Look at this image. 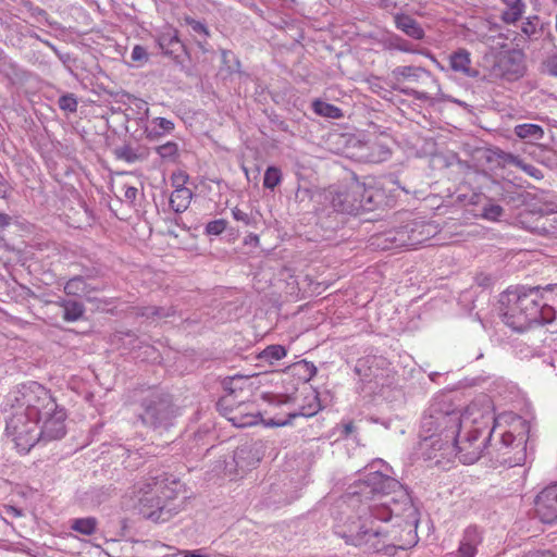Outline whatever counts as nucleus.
<instances>
[{
    "instance_id": "1",
    "label": "nucleus",
    "mask_w": 557,
    "mask_h": 557,
    "mask_svg": "<svg viewBox=\"0 0 557 557\" xmlns=\"http://www.w3.org/2000/svg\"><path fill=\"white\" fill-rule=\"evenodd\" d=\"M499 314L503 322L517 332L541 324L540 305L532 287H517L500 295Z\"/></svg>"
},
{
    "instance_id": "2",
    "label": "nucleus",
    "mask_w": 557,
    "mask_h": 557,
    "mask_svg": "<svg viewBox=\"0 0 557 557\" xmlns=\"http://www.w3.org/2000/svg\"><path fill=\"white\" fill-rule=\"evenodd\" d=\"M252 391L253 385L248 377H232L230 392L218 403L219 411L236 428L256 425L261 421L255 400L248 399Z\"/></svg>"
},
{
    "instance_id": "3",
    "label": "nucleus",
    "mask_w": 557,
    "mask_h": 557,
    "mask_svg": "<svg viewBox=\"0 0 557 557\" xmlns=\"http://www.w3.org/2000/svg\"><path fill=\"white\" fill-rule=\"evenodd\" d=\"M494 420L490 432L500 436V450L504 462L510 467L518 466L525 459V443L529 433V425L524 419L512 412H504Z\"/></svg>"
},
{
    "instance_id": "4",
    "label": "nucleus",
    "mask_w": 557,
    "mask_h": 557,
    "mask_svg": "<svg viewBox=\"0 0 557 557\" xmlns=\"http://www.w3.org/2000/svg\"><path fill=\"white\" fill-rule=\"evenodd\" d=\"M136 492L140 511L145 518L164 522L172 517L174 508H170L168 502L174 496L164 479L159 476L144 479L137 483Z\"/></svg>"
},
{
    "instance_id": "5",
    "label": "nucleus",
    "mask_w": 557,
    "mask_h": 557,
    "mask_svg": "<svg viewBox=\"0 0 557 557\" xmlns=\"http://www.w3.org/2000/svg\"><path fill=\"white\" fill-rule=\"evenodd\" d=\"M50 391L37 382L22 384L15 392L13 407L40 423L46 412L57 409Z\"/></svg>"
},
{
    "instance_id": "6",
    "label": "nucleus",
    "mask_w": 557,
    "mask_h": 557,
    "mask_svg": "<svg viewBox=\"0 0 557 557\" xmlns=\"http://www.w3.org/2000/svg\"><path fill=\"white\" fill-rule=\"evenodd\" d=\"M486 70L485 78L488 82H515L524 75V54L519 49L502 50L492 55L491 64Z\"/></svg>"
},
{
    "instance_id": "7",
    "label": "nucleus",
    "mask_w": 557,
    "mask_h": 557,
    "mask_svg": "<svg viewBox=\"0 0 557 557\" xmlns=\"http://www.w3.org/2000/svg\"><path fill=\"white\" fill-rule=\"evenodd\" d=\"M5 432L21 454L28 453L40 438L39 422L16 408L7 421Z\"/></svg>"
},
{
    "instance_id": "8",
    "label": "nucleus",
    "mask_w": 557,
    "mask_h": 557,
    "mask_svg": "<svg viewBox=\"0 0 557 557\" xmlns=\"http://www.w3.org/2000/svg\"><path fill=\"white\" fill-rule=\"evenodd\" d=\"M366 483L371 487L373 497L376 499V503L370 507V516L380 521H388L392 518V509L388 505L391 500H395L389 495L400 490L399 482L380 472H373Z\"/></svg>"
},
{
    "instance_id": "9",
    "label": "nucleus",
    "mask_w": 557,
    "mask_h": 557,
    "mask_svg": "<svg viewBox=\"0 0 557 557\" xmlns=\"http://www.w3.org/2000/svg\"><path fill=\"white\" fill-rule=\"evenodd\" d=\"M467 417L463 420L459 416L454 413L437 412V414H425L421 420L420 435L423 440L432 438L434 435H444L445 438L454 437L456 432L460 430L463 422L467 421Z\"/></svg>"
},
{
    "instance_id": "10",
    "label": "nucleus",
    "mask_w": 557,
    "mask_h": 557,
    "mask_svg": "<svg viewBox=\"0 0 557 557\" xmlns=\"http://www.w3.org/2000/svg\"><path fill=\"white\" fill-rule=\"evenodd\" d=\"M481 436V428H475L469 430L463 436L459 434L458 430L454 437H449L454 441L453 447L461 462L471 465L479 460L484 447V440H482Z\"/></svg>"
},
{
    "instance_id": "11",
    "label": "nucleus",
    "mask_w": 557,
    "mask_h": 557,
    "mask_svg": "<svg viewBox=\"0 0 557 557\" xmlns=\"http://www.w3.org/2000/svg\"><path fill=\"white\" fill-rule=\"evenodd\" d=\"M368 520L367 517L359 516L357 520L346 523L337 533L345 537L346 542L351 545H370L371 547H376L374 540L382 535V532L379 529L368 527Z\"/></svg>"
},
{
    "instance_id": "12",
    "label": "nucleus",
    "mask_w": 557,
    "mask_h": 557,
    "mask_svg": "<svg viewBox=\"0 0 557 557\" xmlns=\"http://www.w3.org/2000/svg\"><path fill=\"white\" fill-rule=\"evenodd\" d=\"M417 228L409 227L408 225L401 226L397 230L388 231L380 236L382 239L383 249H416L423 239L416 235Z\"/></svg>"
},
{
    "instance_id": "13",
    "label": "nucleus",
    "mask_w": 557,
    "mask_h": 557,
    "mask_svg": "<svg viewBox=\"0 0 557 557\" xmlns=\"http://www.w3.org/2000/svg\"><path fill=\"white\" fill-rule=\"evenodd\" d=\"M66 411L57 405L55 410L45 413L39 423L40 438L47 441L60 440L66 433Z\"/></svg>"
},
{
    "instance_id": "14",
    "label": "nucleus",
    "mask_w": 557,
    "mask_h": 557,
    "mask_svg": "<svg viewBox=\"0 0 557 557\" xmlns=\"http://www.w3.org/2000/svg\"><path fill=\"white\" fill-rule=\"evenodd\" d=\"M536 304L540 305L541 324H548L557 320V284L534 286Z\"/></svg>"
},
{
    "instance_id": "15",
    "label": "nucleus",
    "mask_w": 557,
    "mask_h": 557,
    "mask_svg": "<svg viewBox=\"0 0 557 557\" xmlns=\"http://www.w3.org/2000/svg\"><path fill=\"white\" fill-rule=\"evenodd\" d=\"M535 512L544 523L557 522V485L544 488L536 496Z\"/></svg>"
},
{
    "instance_id": "16",
    "label": "nucleus",
    "mask_w": 557,
    "mask_h": 557,
    "mask_svg": "<svg viewBox=\"0 0 557 557\" xmlns=\"http://www.w3.org/2000/svg\"><path fill=\"white\" fill-rule=\"evenodd\" d=\"M355 190V184L346 189L338 191L332 199L333 207L343 213L358 214L362 209V199L359 196H351Z\"/></svg>"
},
{
    "instance_id": "17",
    "label": "nucleus",
    "mask_w": 557,
    "mask_h": 557,
    "mask_svg": "<svg viewBox=\"0 0 557 557\" xmlns=\"http://www.w3.org/2000/svg\"><path fill=\"white\" fill-rule=\"evenodd\" d=\"M483 542L482 532L474 525L465 529L458 546L459 557H475Z\"/></svg>"
},
{
    "instance_id": "18",
    "label": "nucleus",
    "mask_w": 557,
    "mask_h": 557,
    "mask_svg": "<svg viewBox=\"0 0 557 557\" xmlns=\"http://www.w3.org/2000/svg\"><path fill=\"white\" fill-rule=\"evenodd\" d=\"M394 79L397 83L404 82H424L431 81L432 83H436L435 77L431 74L430 71L420 67V66H397L392 73Z\"/></svg>"
},
{
    "instance_id": "19",
    "label": "nucleus",
    "mask_w": 557,
    "mask_h": 557,
    "mask_svg": "<svg viewBox=\"0 0 557 557\" xmlns=\"http://www.w3.org/2000/svg\"><path fill=\"white\" fill-rule=\"evenodd\" d=\"M351 196H359L363 200L361 211H372L383 201L384 193L374 186L355 183V190Z\"/></svg>"
},
{
    "instance_id": "20",
    "label": "nucleus",
    "mask_w": 557,
    "mask_h": 557,
    "mask_svg": "<svg viewBox=\"0 0 557 557\" xmlns=\"http://www.w3.org/2000/svg\"><path fill=\"white\" fill-rule=\"evenodd\" d=\"M449 66L467 77H476L479 72L472 67L471 54L466 49H458L449 55Z\"/></svg>"
},
{
    "instance_id": "21",
    "label": "nucleus",
    "mask_w": 557,
    "mask_h": 557,
    "mask_svg": "<svg viewBox=\"0 0 557 557\" xmlns=\"http://www.w3.org/2000/svg\"><path fill=\"white\" fill-rule=\"evenodd\" d=\"M394 23L397 29L403 32L406 36L414 39L422 40L425 37V32L422 26L410 15L405 13H397L394 15Z\"/></svg>"
},
{
    "instance_id": "22",
    "label": "nucleus",
    "mask_w": 557,
    "mask_h": 557,
    "mask_svg": "<svg viewBox=\"0 0 557 557\" xmlns=\"http://www.w3.org/2000/svg\"><path fill=\"white\" fill-rule=\"evenodd\" d=\"M193 199V191L189 188L173 190L170 196V207L176 213L185 212Z\"/></svg>"
},
{
    "instance_id": "23",
    "label": "nucleus",
    "mask_w": 557,
    "mask_h": 557,
    "mask_svg": "<svg viewBox=\"0 0 557 557\" xmlns=\"http://www.w3.org/2000/svg\"><path fill=\"white\" fill-rule=\"evenodd\" d=\"M506 9L502 13V21L506 24H515L524 13L525 5L522 0H502Z\"/></svg>"
},
{
    "instance_id": "24",
    "label": "nucleus",
    "mask_w": 557,
    "mask_h": 557,
    "mask_svg": "<svg viewBox=\"0 0 557 557\" xmlns=\"http://www.w3.org/2000/svg\"><path fill=\"white\" fill-rule=\"evenodd\" d=\"M287 374L296 376L299 382L306 384L317 374V368L312 362L301 360L289 367Z\"/></svg>"
},
{
    "instance_id": "25",
    "label": "nucleus",
    "mask_w": 557,
    "mask_h": 557,
    "mask_svg": "<svg viewBox=\"0 0 557 557\" xmlns=\"http://www.w3.org/2000/svg\"><path fill=\"white\" fill-rule=\"evenodd\" d=\"M158 44L166 54L174 53L177 50L176 48L182 46L177 30L172 27H168L166 30L159 36Z\"/></svg>"
},
{
    "instance_id": "26",
    "label": "nucleus",
    "mask_w": 557,
    "mask_h": 557,
    "mask_svg": "<svg viewBox=\"0 0 557 557\" xmlns=\"http://www.w3.org/2000/svg\"><path fill=\"white\" fill-rule=\"evenodd\" d=\"M92 290L82 276L70 278L64 286V293L71 296H84Z\"/></svg>"
},
{
    "instance_id": "27",
    "label": "nucleus",
    "mask_w": 557,
    "mask_h": 557,
    "mask_svg": "<svg viewBox=\"0 0 557 557\" xmlns=\"http://www.w3.org/2000/svg\"><path fill=\"white\" fill-rule=\"evenodd\" d=\"M312 109L314 113L324 117L337 120L344 116L342 109L319 99L312 102Z\"/></svg>"
},
{
    "instance_id": "28",
    "label": "nucleus",
    "mask_w": 557,
    "mask_h": 557,
    "mask_svg": "<svg viewBox=\"0 0 557 557\" xmlns=\"http://www.w3.org/2000/svg\"><path fill=\"white\" fill-rule=\"evenodd\" d=\"M515 134L521 139L540 140L544 136V131L537 124L524 123L515 127Z\"/></svg>"
},
{
    "instance_id": "29",
    "label": "nucleus",
    "mask_w": 557,
    "mask_h": 557,
    "mask_svg": "<svg viewBox=\"0 0 557 557\" xmlns=\"http://www.w3.org/2000/svg\"><path fill=\"white\" fill-rule=\"evenodd\" d=\"M287 354V350L282 345H270L264 348L259 355L258 359L273 363L274 361L283 359Z\"/></svg>"
},
{
    "instance_id": "30",
    "label": "nucleus",
    "mask_w": 557,
    "mask_h": 557,
    "mask_svg": "<svg viewBox=\"0 0 557 557\" xmlns=\"http://www.w3.org/2000/svg\"><path fill=\"white\" fill-rule=\"evenodd\" d=\"M61 306L64 309L63 318L65 321H77L85 311L83 304L73 300L63 301Z\"/></svg>"
},
{
    "instance_id": "31",
    "label": "nucleus",
    "mask_w": 557,
    "mask_h": 557,
    "mask_svg": "<svg viewBox=\"0 0 557 557\" xmlns=\"http://www.w3.org/2000/svg\"><path fill=\"white\" fill-rule=\"evenodd\" d=\"M283 181V174L280 168L271 165L268 166L263 176V187L273 190Z\"/></svg>"
},
{
    "instance_id": "32",
    "label": "nucleus",
    "mask_w": 557,
    "mask_h": 557,
    "mask_svg": "<svg viewBox=\"0 0 557 557\" xmlns=\"http://www.w3.org/2000/svg\"><path fill=\"white\" fill-rule=\"evenodd\" d=\"M71 528L84 535H91L95 533L97 528V519L94 517L75 519L72 522Z\"/></svg>"
},
{
    "instance_id": "33",
    "label": "nucleus",
    "mask_w": 557,
    "mask_h": 557,
    "mask_svg": "<svg viewBox=\"0 0 557 557\" xmlns=\"http://www.w3.org/2000/svg\"><path fill=\"white\" fill-rule=\"evenodd\" d=\"M156 151L162 160L175 162L178 158V146L174 141L158 146Z\"/></svg>"
},
{
    "instance_id": "34",
    "label": "nucleus",
    "mask_w": 557,
    "mask_h": 557,
    "mask_svg": "<svg viewBox=\"0 0 557 557\" xmlns=\"http://www.w3.org/2000/svg\"><path fill=\"white\" fill-rule=\"evenodd\" d=\"M539 228L541 234L557 238V213L544 216Z\"/></svg>"
},
{
    "instance_id": "35",
    "label": "nucleus",
    "mask_w": 557,
    "mask_h": 557,
    "mask_svg": "<svg viewBox=\"0 0 557 557\" xmlns=\"http://www.w3.org/2000/svg\"><path fill=\"white\" fill-rule=\"evenodd\" d=\"M170 181L173 190L188 188L186 185L189 182V175L183 170H176L171 174Z\"/></svg>"
},
{
    "instance_id": "36",
    "label": "nucleus",
    "mask_w": 557,
    "mask_h": 557,
    "mask_svg": "<svg viewBox=\"0 0 557 557\" xmlns=\"http://www.w3.org/2000/svg\"><path fill=\"white\" fill-rule=\"evenodd\" d=\"M151 123L161 129V132H154V134H153L154 137L161 136L165 133H171L174 129V123L171 120H168L165 117H160V116L154 117L151 121ZM148 136L151 137L152 134H149Z\"/></svg>"
},
{
    "instance_id": "37",
    "label": "nucleus",
    "mask_w": 557,
    "mask_h": 557,
    "mask_svg": "<svg viewBox=\"0 0 557 557\" xmlns=\"http://www.w3.org/2000/svg\"><path fill=\"white\" fill-rule=\"evenodd\" d=\"M77 104V100L73 95H64L59 99V107L63 111L75 112Z\"/></svg>"
},
{
    "instance_id": "38",
    "label": "nucleus",
    "mask_w": 557,
    "mask_h": 557,
    "mask_svg": "<svg viewBox=\"0 0 557 557\" xmlns=\"http://www.w3.org/2000/svg\"><path fill=\"white\" fill-rule=\"evenodd\" d=\"M227 226V222L223 219L211 221L206 226V232L209 235H220L222 234Z\"/></svg>"
},
{
    "instance_id": "39",
    "label": "nucleus",
    "mask_w": 557,
    "mask_h": 557,
    "mask_svg": "<svg viewBox=\"0 0 557 557\" xmlns=\"http://www.w3.org/2000/svg\"><path fill=\"white\" fill-rule=\"evenodd\" d=\"M185 23L191 27L195 33L202 34L205 37H209L210 33L208 27L199 21H196L189 16L184 17Z\"/></svg>"
},
{
    "instance_id": "40",
    "label": "nucleus",
    "mask_w": 557,
    "mask_h": 557,
    "mask_svg": "<svg viewBox=\"0 0 557 557\" xmlns=\"http://www.w3.org/2000/svg\"><path fill=\"white\" fill-rule=\"evenodd\" d=\"M391 47L407 53H413L416 50L411 48V45L399 36H394L391 39Z\"/></svg>"
},
{
    "instance_id": "41",
    "label": "nucleus",
    "mask_w": 557,
    "mask_h": 557,
    "mask_svg": "<svg viewBox=\"0 0 557 557\" xmlns=\"http://www.w3.org/2000/svg\"><path fill=\"white\" fill-rule=\"evenodd\" d=\"M520 164L521 165H519L518 168L521 169L529 176H531L535 180H542L544 177L542 171L540 169H537L536 166H534L532 164H528V163L523 162L522 160H521Z\"/></svg>"
},
{
    "instance_id": "42",
    "label": "nucleus",
    "mask_w": 557,
    "mask_h": 557,
    "mask_svg": "<svg viewBox=\"0 0 557 557\" xmlns=\"http://www.w3.org/2000/svg\"><path fill=\"white\" fill-rule=\"evenodd\" d=\"M503 208L498 205H491L484 208L483 216L491 221H496L503 214Z\"/></svg>"
},
{
    "instance_id": "43",
    "label": "nucleus",
    "mask_w": 557,
    "mask_h": 557,
    "mask_svg": "<svg viewBox=\"0 0 557 557\" xmlns=\"http://www.w3.org/2000/svg\"><path fill=\"white\" fill-rule=\"evenodd\" d=\"M498 159L499 161L504 164V165H515V166H519L521 165L520 162H521V159L512 153H509V152H499L498 153Z\"/></svg>"
},
{
    "instance_id": "44",
    "label": "nucleus",
    "mask_w": 557,
    "mask_h": 557,
    "mask_svg": "<svg viewBox=\"0 0 557 557\" xmlns=\"http://www.w3.org/2000/svg\"><path fill=\"white\" fill-rule=\"evenodd\" d=\"M148 53L143 46H135L132 51V60L135 62L147 61Z\"/></svg>"
},
{
    "instance_id": "45",
    "label": "nucleus",
    "mask_w": 557,
    "mask_h": 557,
    "mask_svg": "<svg viewBox=\"0 0 557 557\" xmlns=\"http://www.w3.org/2000/svg\"><path fill=\"white\" fill-rule=\"evenodd\" d=\"M119 158L127 161L135 162L138 160V156L128 147L122 148L117 153Z\"/></svg>"
},
{
    "instance_id": "46",
    "label": "nucleus",
    "mask_w": 557,
    "mask_h": 557,
    "mask_svg": "<svg viewBox=\"0 0 557 557\" xmlns=\"http://www.w3.org/2000/svg\"><path fill=\"white\" fill-rule=\"evenodd\" d=\"M171 314H173V312H170V311H166L164 312L163 309L161 308H147L145 312H143V315H146V317H157V318H165V317H170Z\"/></svg>"
},
{
    "instance_id": "47",
    "label": "nucleus",
    "mask_w": 557,
    "mask_h": 557,
    "mask_svg": "<svg viewBox=\"0 0 557 557\" xmlns=\"http://www.w3.org/2000/svg\"><path fill=\"white\" fill-rule=\"evenodd\" d=\"M356 431V425L352 420L344 421L342 423V435L348 437Z\"/></svg>"
},
{
    "instance_id": "48",
    "label": "nucleus",
    "mask_w": 557,
    "mask_h": 557,
    "mask_svg": "<svg viewBox=\"0 0 557 557\" xmlns=\"http://www.w3.org/2000/svg\"><path fill=\"white\" fill-rule=\"evenodd\" d=\"M546 65L549 73L557 76V54H554L550 58H548Z\"/></svg>"
},
{
    "instance_id": "49",
    "label": "nucleus",
    "mask_w": 557,
    "mask_h": 557,
    "mask_svg": "<svg viewBox=\"0 0 557 557\" xmlns=\"http://www.w3.org/2000/svg\"><path fill=\"white\" fill-rule=\"evenodd\" d=\"M137 188L136 187H133V186H125L124 187V197L127 199V200H135L136 197H137Z\"/></svg>"
},
{
    "instance_id": "50",
    "label": "nucleus",
    "mask_w": 557,
    "mask_h": 557,
    "mask_svg": "<svg viewBox=\"0 0 557 557\" xmlns=\"http://www.w3.org/2000/svg\"><path fill=\"white\" fill-rule=\"evenodd\" d=\"M232 214H233V218L236 220V221H242V222H245V223H248V215L247 213H245L244 211H242L240 209L238 208H234L232 210Z\"/></svg>"
},
{
    "instance_id": "51",
    "label": "nucleus",
    "mask_w": 557,
    "mask_h": 557,
    "mask_svg": "<svg viewBox=\"0 0 557 557\" xmlns=\"http://www.w3.org/2000/svg\"><path fill=\"white\" fill-rule=\"evenodd\" d=\"M524 557H555V555L549 550H536L528 553Z\"/></svg>"
},
{
    "instance_id": "52",
    "label": "nucleus",
    "mask_w": 557,
    "mask_h": 557,
    "mask_svg": "<svg viewBox=\"0 0 557 557\" xmlns=\"http://www.w3.org/2000/svg\"><path fill=\"white\" fill-rule=\"evenodd\" d=\"M4 510L8 515H10L11 517L13 518H20L22 517V511L20 509H17L16 507L14 506H11V505H5L4 506Z\"/></svg>"
},
{
    "instance_id": "53",
    "label": "nucleus",
    "mask_w": 557,
    "mask_h": 557,
    "mask_svg": "<svg viewBox=\"0 0 557 557\" xmlns=\"http://www.w3.org/2000/svg\"><path fill=\"white\" fill-rule=\"evenodd\" d=\"M385 9L389 10L392 8H396L397 5L405 4V0H382Z\"/></svg>"
},
{
    "instance_id": "54",
    "label": "nucleus",
    "mask_w": 557,
    "mask_h": 557,
    "mask_svg": "<svg viewBox=\"0 0 557 557\" xmlns=\"http://www.w3.org/2000/svg\"><path fill=\"white\" fill-rule=\"evenodd\" d=\"M522 30L524 34L531 35L534 33L535 26L531 22H528L523 25Z\"/></svg>"
},
{
    "instance_id": "55",
    "label": "nucleus",
    "mask_w": 557,
    "mask_h": 557,
    "mask_svg": "<svg viewBox=\"0 0 557 557\" xmlns=\"http://www.w3.org/2000/svg\"><path fill=\"white\" fill-rule=\"evenodd\" d=\"M9 224V216L5 213L0 212V226Z\"/></svg>"
},
{
    "instance_id": "56",
    "label": "nucleus",
    "mask_w": 557,
    "mask_h": 557,
    "mask_svg": "<svg viewBox=\"0 0 557 557\" xmlns=\"http://www.w3.org/2000/svg\"><path fill=\"white\" fill-rule=\"evenodd\" d=\"M146 412L148 414H151V417H156L157 418V410H154L150 405H147Z\"/></svg>"
},
{
    "instance_id": "57",
    "label": "nucleus",
    "mask_w": 557,
    "mask_h": 557,
    "mask_svg": "<svg viewBox=\"0 0 557 557\" xmlns=\"http://www.w3.org/2000/svg\"><path fill=\"white\" fill-rule=\"evenodd\" d=\"M414 96H416L418 99L426 98V95H425L424 92H418V91H416V92H414Z\"/></svg>"
},
{
    "instance_id": "58",
    "label": "nucleus",
    "mask_w": 557,
    "mask_h": 557,
    "mask_svg": "<svg viewBox=\"0 0 557 557\" xmlns=\"http://www.w3.org/2000/svg\"><path fill=\"white\" fill-rule=\"evenodd\" d=\"M285 424H286V421H282V422H273V421H271V422L268 423V425H277V426L278 425H285Z\"/></svg>"
},
{
    "instance_id": "59",
    "label": "nucleus",
    "mask_w": 557,
    "mask_h": 557,
    "mask_svg": "<svg viewBox=\"0 0 557 557\" xmlns=\"http://www.w3.org/2000/svg\"><path fill=\"white\" fill-rule=\"evenodd\" d=\"M168 401L164 398L159 397V405L165 406Z\"/></svg>"
},
{
    "instance_id": "60",
    "label": "nucleus",
    "mask_w": 557,
    "mask_h": 557,
    "mask_svg": "<svg viewBox=\"0 0 557 557\" xmlns=\"http://www.w3.org/2000/svg\"><path fill=\"white\" fill-rule=\"evenodd\" d=\"M3 185V177L2 175L0 174V187Z\"/></svg>"
},
{
    "instance_id": "61",
    "label": "nucleus",
    "mask_w": 557,
    "mask_h": 557,
    "mask_svg": "<svg viewBox=\"0 0 557 557\" xmlns=\"http://www.w3.org/2000/svg\"><path fill=\"white\" fill-rule=\"evenodd\" d=\"M258 240H259L258 236H255V238H252V242H258Z\"/></svg>"
},
{
    "instance_id": "62",
    "label": "nucleus",
    "mask_w": 557,
    "mask_h": 557,
    "mask_svg": "<svg viewBox=\"0 0 557 557\" xmlns=\"http://www.w3.org/2000/svg\"><path fill=\"white\" fill-rule=\"evenodd\" d=\"M258 240H259L258 236H255V238H252V242H258Z\"/></svg>"
}]
</instances>
